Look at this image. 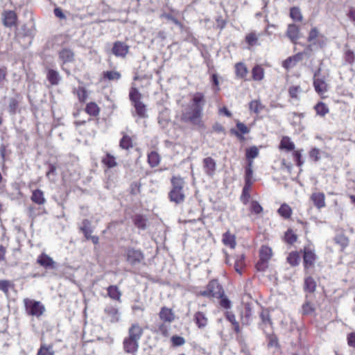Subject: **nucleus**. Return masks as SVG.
<instances>
[{"mask_svg":"<svg viewBox=\"0 0 355 355\" xmlns=\"http://www.w3.org/2000/svg\"><path fill=\"white\" fill-rule=\"evenodd\" d=\"M205 103V95L202 93L194 94L191 104L182 111L181 120L193 125H200Z\"/></svg>","mask_w":355,"mask_h":355,"instance_id":"obj_1","label":"nucleus"},{"mask_svg":"<svg viewBox=\"0 0 355 355\" xmlns=\"http://www.w3.org/2000/svg\"><path fill=\"white\" fill-rule=\"evenodd\" d=\"M172 188L168 193V198L171 202L180 205L184 202L185 194L184 187L185 182L181 177H173L171 178Z\"/></svg>","mask_w":355,"mask_h":355,"instance_id":"obj_2","label":"nucleus"},{"mask_svg":"<svg viewBox=\"0 0 355 355\" xmlns=\"http://www.w3.org/2000/svg\"><path fill=\"white\" fill-rule=\"evenodd\" d=\"M224 291L221 285L216 279H213L209 282L207 288L204 291H200L198 295L207 297L219 298L223 297Z\"/></svg>","mask_w":355,"mask_h":355,"instance_id":"obj_3","label":"nucleus"},{"mask_svg":"<svg viewBox=\"0 0 355 355\" xmlns=\"http://www.w3.org/2000/svg\"><path fill=\"white\" fill-rule=\"evenodd\" d=\"M24 304L26 311L29 315L39 318L45 311L44 306L39 301L26 298L24 300Z\"/></svg>","mask_w":355,"mask_h":355,"instance_id":"obj_4","label":"nucleus"},{"mask_svg":"<svg viewBox=\"0 0 355 355\" xmlns=\"http://www.w3.org/2000/svg\"><path fill=\"white\" fill-rule=\"evenodd\" d=\"M313 86L315 91L320 94H323L328 90L325 76H320V69L317 70L314 73Z\"/></svg>","mask_w":355,"mask_h":355,"instance_id":"obj_5","label":"nucleus"},{"mask_svg":"<svg viewBox=\"0 0 355 355\" xmlns=\"http://www.w3.org/2000/svg\"><path fill=\"white\" fill-rule=\"evenodd\" d=\"M130 46L125 42L116 41L113 44L112 53L120 58H125L129 52Z\"/></svg>","mask_w":355,"mask_h":355,"instance_id":"obj_6","label":"nucleus"},{"mask_svg":"<svg viewBox=\"0 0 355 355\" xmlns=\"http://www.w3.org/2000/svg\"><path fill=\"white\" fill-rule=\"evenodd\" d=\"M139 342L131 339L129 337H125L123 341V347L125 353L135 355L138 351Z\"/></svg>","mask_w":355,"mask_h":355,"instance_id":"obj_7","label":"nucleus"},{"mask_svg":"<svg viewBox=\"0 0 355 355\" xmlns=\"http://www.w3.org/2000/svg\"><path fill=\"white\" fill-rule=\"evenodd\" d=\"M127 261L131 265H135L140 263L144 259L143 253L139 250L129 248L126 251Z\"/></svg>","mask_w":355,"mask_h":355,"instance_id":"obj_8","label":"nucleus"},{"mask_svg":"<svg viewBox=\"0 0 355 355\" xmlns=\"http://www.w3.org/2000/svg\"><path fill=\"white\" fill-rule=\"evenodd\" d=\"M74 56L73 51L70 49L64 48L58 52V58L62 62V66L67 63L73 62Z\"/></svg>","mask_w":355,"mask_h":355,"instance_id":"obj_9","label":"nucleus"},{"mask_svg":"<svg viewBox=\"0 0 355 355\" xmlns=\"http://www.w3.org/2000/svg\"><path fill=\"white\" fill-rule=\"evenodd\" d=\"M286 35L294 44L300 37V29L298 26L295 24H290L288 25Z\"/></svg>","mask_w":355,"mask_h":355,"instance_id":"obj_10","label":"nucleus"},{"mask_svg":"<svg viewBox=\"0 0 355 355\" xmlns=\"http://www.w3.org/2000/svg\"><path fill=\"white\" fill-rule=\"evenodd\" d=\"M3 24L6 27H12L17 24V16L12 10H6L2 14Z\"/></svg>","mask_w":355,"mask_h":355,"instance_id":"obj_11","label":"nucleus"},{"mask_svg":"<svg viewBox=\"0 0 355 355\" xmlns=\"http://www.w3.org/2000/svg\"><path fill=\"white\" fill-rule=\"evenodd\" d=\"M144 334V329L138 323L132 324L128 329V337L139 342Z\"/></svg>","mask_w":355,"mask_h":355,"instance_id":"obj_12","label":"nucleus"},{"mask_svg":"<svg viewBox=\"0 0 355 355\" xmlns=\"http://www.w3.org/2000/svg\"><path fill=\"white\" fill-rule=\"evenodd\" d=\"M203 169L209 176H213L216 169V164L211 157H206L203 159Z\"/></svg>","mask_w":355,"mask_h":355,"instance_id":"obj_13","label":"nucleus"},{"mask_svg":"<svg viewBox=\"0 0 355 355\" xmlns=\"http://www.w3.org/2000/svg\"><path fill=\"white\" fill-rule=\"evenodd\" d=\"M159 317L164 322L171 323L175 320V314L172 309L167 307H162L159 311Z\"/></svg>","mask_w":355,"mask_h":355,"instance_id":"obj_14","label":"nucleus"},{"mask_svg":"<svg viewBox=\"0 0 355 355\" xmlns=\"http://www.w3.org/2000/svg\"><path fill=\"white\" fill-rule=\"evenodd\" d=\"M237 130L234 129L231 130V132L239 140L243 141L245 137L243 135L250 132V129L243 123L238 121L236 123Z\"/></svg>","mask_w":355,"mask_h":355,"instance_id":"obj_15","label":"nucleus"},{"mask_svg":"<svg viewBox=\"0 0 355 355\" xmlns=\"http://www.w3.org/2000/svg\"><path fill=\"white\" fill-rule=\"evenodd\" d=\"M252 311L249 304L245 305L241 313V322L243 325L248 326L252 322Z\"/></svg>","mask_w":355,"mask_h":355,"instance_id":"obj_16","label":"nucleus"},{"mask_svg":"<svg viewBox=\"0 0 355 355\" xmlns=\"http://www.w3.org/2000/svg\"><path fill=\"white\" fill-rule=\"evenodd\" d=\"M193 320L199 329H204L208 324V318L205 313L202 311H197L193 315Z\"/></svg>","mask_w":355,"mask_h":355,"instance_id":"obj_17","label":"nucleus"},{"mask_svg":"<svg viewBox=\"0 0 355 355\" xmlns=\"http://www.w3.org/2000/svg\"><path fill=\"white\" fill-rule=\"evenodd\" d=\"M37 262L42 266L46 268H55V261L51 257L45 253H42L37 258Z\"/></svg>","mask_w":355,"mask_h":355,"instance_id":"obj_18","label":"nucleus"},{"mask_svg":"<svg viewBox=\"0 0 355 355\" xmlns=\"http://www.w3.org/2000/svg\"><path fill=\"white\" fill-rule=\"evenodd\" d=\"M315 254L314 252L309 250L305 249L304 252V266L305 269H308L313 266L315 261Z\"/></svg>","mask_w":355,"mask_h":355,"instance_id":"obj_19","label":"nucleus"},{"mask_svg":"<svg viewBox=\"0 0 355 355\" xmlns=\"http://www.w3.org/2000/svg\"><path fill=\"white\" fill-rule=\"evenodd\" d=\"M311 200L318 209H321L325 207V196L323 193H313L311 196Z\"/></svg>","mask_w":355,"mask_h":355,"instance_id":"obj_20","label":"nucleus"},{"mask_svg":"<svg viewBox=\"0 0 355 355\" xmlns=\"http://www.w3.org/2000/svg\"><path fill=\"white\" fill-rule=\"evenodd\" d=\"M263 34V33H256L255 31L249 33L245 35V42L250 46L260 45L259 39Z\"/></svg>","mask_w":355,"mask_h":355,"instance_id":"obj_21","label":"nucleus"},{"mask_svg":"<svg viewBox=\"0 0 355 355\" xmlns=\"http://www.w3.org/2000/svg\"><path fill=\"white\" fill-rule=\"evenodd\" d=\"M260 318L261 322L259 324V326L266 332V329L272 324L269 311L267 309H263L260 313Z\"/></svg>","mask_w":355,"mask_h":355,"instance_id":"obj_22","label":"nucleus"},{"mask_svg":"<svg viewBox=\"0 0 355 355\" xmlns=\"http://www.w3.org/2000/svg\"><path fill=\"white\" fill-rule=\"evenodd\" d=\"M105 313L110 318L112 322H117L120 319V313L118 309L112 306H107Z\"/></svg>","mask_w":355,"mask_h":355,"instance_id":"obj_23","label":"nucleus"},{"mask_svg":"<svg viewBox=\"0 0 355 355\" xmlns=\"http://www.w3.org/2000/svg\"><path fill=\"white\" fill-rule=\"evenodd\" d=\"M31 200L33 202L40 205H44L46 202L44 192L40 189H36L33 191Z\"/></svg>","mask_w":355,"mask_h":355,"instance_id":"obj_24","label":"nucleus"},{"mask_svg":"<svg viewBox=\"0 0 355 355\" xmlns=\"http://www.w3.org/2000/svg\"><path fill=\"white\" fill-rule=\"evenodd\" d=\"M244 258L245 257L243 254L236 255L235 257L234 267L236 272H238L239 275H241L242 270L245 266Z\"/></svg>","mask_w":355,"mask_h":355,"instance_id":"obj_25","label":"nucleus"},{"mask_svg":"<svg viewBox=\"0 0 355 355\" xmlns=\"http://www.w3.org/2000/svg\"><path fill=\"white\" fill-rule=\"evenodd\" d=\"M47 79L53 85H56L60 80L59 73L53 69H49L47 72Z\"/></svg>","mask_w":355,"mask_h":355,"instance_id":"obj_26","label":"nucleus"},{"mask_svg":"<svg viewBox=\"0 0 355 355\" xmlns=\"http://www.w3.org/2000/svg\"><path fill=\"white\" fill-rule=\"evenodd\" d=\"M123 134V137L121 139L119 142V146L122 149L129 150L133 147L132 140L130 137L125 133Z\"/></svg>","mask_w":355,"mask_h":355,"instance_id":"obj_27","label":"nucleus"},{"mask_svg":"<svg viewBox=\"0 0 355 355\" xmlns=\"http://www.w3.org/2000/svg\"><path fill=\"white\" fill-rule=\"evenodd\" d=\"M160 156L155 151H152L148 155V162L151 167H155L160 163Z\"/></svg>","mask_w":355,"mask_h":355,"instance_id":"obj_28","label":"nucleus"},{"mask_svg":"<svg viewBox=\"0 0 355 355\" xmlns=\"http://www.w3.org/2000/svg\"><path fill=\"white\" fill-rule=\"evenodd\" d=\"M107 294L112 300L120 301L121 293L116 286H110L107 288Z\"/></svg>","mask_w":355,"mask_h":355,"instance_id":"obj_29","label":"nucleus"},{"mask_svg":"<svg viewBox=\"0 0 355 355\" xmlns=\"http://www.w3.org/2000/svg\"><path fill=\"white\" fill-rule=\"evenodd\" d=\"M264 108V105H262L259 100L252 101L249 103L250 111L259 114Z\"/></svg>","mask_w":355,"mask_h":355,"instance_id":"obj_30","label":"nucleus"},{"mask_svg":"<svg viewBox=\"0 0 355 355\" xmlns=\"http://www.w3.org/2000/svg\"><path fill=\"white\" fill-rule=\"evenodd\" d=\"M223 242L225 245L229 246L232 249L234 248L236 246L235 236L229 232L223 234Z\"/></svg>","mask_w":355,"mask_h":355,"instance_id":"obj_31","label":"nucleus"},{"mask_svg":"<svg viewBox=\"0 0 355 355\" xmlns=\"http://www.w3.org/2000/svg\"><path fill=\"white\" fill-rule=\"evenodd\" d=\"M90 221L87 219L83 220L82 223V225L80 227V230L83 232L85 238L89 240V237L92 236V230L90 226Z\"/></svg>","mask_w":355,"mask_h":355,"instance_id":"obj_32","label":"nucleus"},{"mask_svg":"<svg viewBox=\"0 0 355 355\" xmlns=\"http://www.w3.org/2000/svg\"><path fill=\"white\" fill-rule=\"evenodd\" d=\"M287 262L292 266H296L300 261V256L296 251L291 252L286 258Z\"/></svg>","mask_w":355,"mask_h":355,"instance_id":"obj_33","label":"nucleus"},{"mask_svg":"<svg viewBox=\"0 0 355 355\" xmlns=\"http://www.w3.org/2000/svg\"><path fill=\"white\" fill-rule=\"evenodd\" d=\"M102 162L109 168L115 167L117 165L116 158L108 153L103 157Z\"/></svg>","mask_w":355,"mask_h":355,"instance_id":"obj_34","label":"nucleus"},{"mask_svg":"<svg viewBox=\"0 0 355 355\" xmlns=\"http://www.w3.org/2000/svg\"><path fill=\"white\" fill-rule=\"evenodd\" d=\"M299 55L300 54L297 53L294 56L288 58L284 61L282 66L286 69L294 67L296 63L299 61Z\"/></svg>","mask_w":355,"mask_h":355,"instance_id":"obj_35","label":"nucleus"},{"mask_svg":"<svg viewBox=\"0 0 355 355\" xmlns=\"http://www.w3.org/2000/svg\"><path fill=\"white\" fill-rule=\"evenodd\" d=\"M314 109L316 112L317 115L322 117L324 116L329 111L327 105L322 102H319L318 103H317L314 106Z\"/></svg>","mask_w":355,"mask_h":355,"instance_id":"obj_36","label":"nucleus"},{"mask_svg":"<svg viewBox=\"0 0 355 355\" xmlns=\"http://www.w3.org/2000/svg\"><path fill=\"white\" fill-rule=\"evenodd\" d=\"M85 112L90 116H96L98 115L100 112V108L96 103L91 102L87 105L85 107Z\"/></svg>","mask_w":355,"mask_h":355,"instance_id":"obj_37","label":"nucleus"},{"mask_svg":"<svg viewBox=\"0 0 355 355\" xmlns=\"http://www.w3.org/2000/svg\"><path fill=\"white\" fill-rule=\"evenodd\" d=\"M225 316L226 319L233 325L234 330L236 333H239L241 331V329L239 322L236 320L235 315L232 312L227 311Z\"/></svg>","mask_w":355,"mask_h":355,"instance_id":"obj_38","label":"nucleus"},{"mask_svg":"<svg viewBox=\"0 0 355 355\" xmlns=\"http://www.w3.org/2000/svg\"><path fill=\"white\" fill-rule=\"evenodd\" d=\"M55 352L51 345L42 344L37 355H54Z\"/></svg>","mask_w":355,"mask_h":355,"instance_id":"obj_39","label":"nucleus"},{"mask_svg":"<svg viewBox=\"0 0 355 355\" xmlns=\"http://www.w3.org/2000/svg\"><path fill=\"white\" fill-rule=\"evenodd\" d=\"M279 147L282 149H285L288 151H291L295 148V144L293 141H291L289 137H284L281 140Z\"/></svg>","mask_w":355,"mask_h":355,"instance_id":"obj_40","label":"nucleus"},{"mask_svg":"<svg viewBox=\"0 0 355 355\" xmlns=\"http://www.w3.org/2000/svg\"><path fill=\"white\" fill-rule=\"evenodd\" d=\"M277 211L281 216L286 219L289 218L292 214L291 207L286 203L282 205Z\"/></svg>","mask_w":355,"mask_h":355,"instance_id":"obj_41","label":"nucleus"},{"mask_svg":"<svg viewBox=\"0 0 355 355\" xmlns=\"http://www.w3.org/2000/svg\"><path fill=\"white\" fill-rule=\"evenodd\" d=\"M260 259L268 261L272 256V250L267 246H262L259 252Z\"/></svg>","mask_w":355,"mask_h":355,"instance_id":"obj_42","label":"nucleus"},{"mask_svg":"<svg viewBox=\"0 0 355 355\" xmlns=\"http://www.w3.org/2000/svg\"><path fill=\"white\" fill-rule=\"evenodd\" d=\"M135 109V112L137 114L141 117L144 118L146 116V105L141 102H136L135 104L133 105Z\"/></svg>","mask_w":355,"mask_h":355,"instance_id":"obj_43","label":"nucleus"},{"mask_svg":"<svg viewBox=\"0 0 355 355\" xmlns=\"http://www.w3.org/2000/svg\"><path fill=\"white\" fill-rule=\"evenodd\" d=\"M316 288V283L311 277H308L304 280V288L309 293H313Z\"/></svg>","mask_w":355,"mask_h":355,"instance_id":"obj_44","label":"nucleus"},{"mask_svg":"<svg viewBox=\"0 0 355 355\" xmlns=\"http://www.w3.org/2000/svg\"><path fill=\"white\" fill-rule=\"evenodd\" d=\"M290 16L295 21H301L303 19L301 10L297 7H293L291 8Z\"/></svg>","mask_w":355,"mask_h":355,"instance_id":"obj_45","label":"nucleus"},{"mask_svg":"<svg viewBox=\"0 0 355 355\" xmlns=\"http://www.w3.org/2000/svg\"><path fill=\"white\" fill-rule=\"evenodd\" d=\"M129 97L133 105L135 104L136 102H141V95L137 88H131L129 93Z\"/></svg>","mask_w":355,"mask_h":355,"instance_id":"obj_46","label":"nucleus"},{"mask_svg":"<svg viewBox=\"0 0 355 355\" xmlns=\"http://www.w3.org/2000/svg\"><path fill=\"white\" fill-rule=\"evenodd\" d=\"M103 78L109 80H117L121 78V73L116 71H104Z\"/></svg>","mask_w":355,"mask_h":355,"instance_id":"obj_47","label":"nucleus"},{"mask_svg":"<svg viewBox=\"0 0 355 355\" xmlns=\"http://www.w3.org/2000/svg\"><path fill=\"white\" fill-rule=\"evenodd\" d=\"M263 69L260 66H256L252 69V78L255 80H261L263 78Z\"/></svg>","mask_w":355,"mask_h":355,"instance_id":"obj_48","label":"nucleus"},{"mask_svg":"<svg viewBox=\"0 0 355 355\" xmlns=\"http://www.w3.org/2000/svg\"><path fill=\"white\" fill-rule=\"evenodd\" d=\"M334 240L337 244L341 246L342 249H344L349 244V239L344 234L336 235Z\"/></svg>","mask_w":355,"mask_h":355,"instance_id":"obj_49","label":"nucleus"},{"mask_svg":"<svg viewBox=\"0 0 355 355\" xmlns=\"http://www.w3.org/2000/svg\"><path fill=\"white\" fill-rule=\"evenodd\" d=\"M235 69L236 76L240 78H244L248 73L247 68L243 63H237L235 65Z\"/></svg>","mask_w":355,"mask_h":355,"instance_id":"obj_50","label":"nucleus"},{"mask_svg":"<svg viewBox=\"0 0 355 355\" xmlns=\"http://www.w3.org/2000/svg\"><path fill=\"white\" fill-rule=\"evenodd\" d=\"M315 311L314 306L309 302H306L302 306V313L303 315H310Z\"/></svg>","mask_w":355,"mask_h":355,"instance_id":"obj_51","label":"nucleus"},{"mask_svg":"<svg viewBox=\"0 0 355 355\" xmlns=\"http://www.w3.org/2000/svg\"><path fill=\"white\" fill-rule=\"evenodd\" d=\"M252 184V183H249V182H245V186L243 189L242 196H241V198L243 200L244 203H246L250 198L249 190H250Z\"/></svg>","mask_w":355,"mask_h":355,"instance_id":"obj_52","label":"nucleus"},{"mask_svg":"<svg viewBox=\"0 0 355 355\" xmlns=\"http://www.w3.org/2000/svg\"><path fill=\"white\" fill-rule=\"evenodd\" d=\"M259 155V150L256 146H252L246 150L245 156L247 159H253Z\"/></svg>","mask_w":355,"mask_h":355,"instance_id":"obj_53","label":"nucleus"},{"mask_svg":"<svg viewBox=\"0 0 355 355\" xmlns=\"http://www.w3.org/2000/svg\"><path fill=\"white\" fill-rule=\"evenodd\" d=\"M135 225L141 230L146 229V219L141 215L136 216L135 218Z\"/></svg>","mask_w":355,"mask_h":355,"instance_id":"obj_54","label":"nucleus"},{"mask_svg":"<svg viewBox=\"0 0 355 355\" xmlns=\"http://www.w3.org/2000/svg\"><path fill=\"white\" fill-rule=\"evenodd\" d=\"M160 17L161 18H165L166 19L168 20V21H171L172 22H173L175 25H177L178 26H179L180 28H183V24L180 21H178V19H176L175 17H174L173 15H171V14H168V13H162L161 15H160Z\"/></svg>","mask_w":355,"mask_h":355,"instance_id":"obj_55","label":"nucleus"},{"mask_svg":"<svg viewBox=\"0 0 355 355\" xmlns=\"http://www.w3.org/2000/svg\"><path fill=\"white\" fill-rule=\"evenodd\" d=\"M319 34V31L316 28H311L309 33L308 42L315 44V40L318 37Z\"/></svg>","mask_w":355,"mask_h":355,"instance_id":"obj_56","label":"nucleus"},{"mask_svg":"<svg viewBox=\"0 0 355 355\" xmlns=\"http://www.w3.org/2000/svg\"><path fill=\"white\" fill-rule=\"evenodd\" d=\"M285 241L289 244H293L297 241V236L291 230H288L284 236Z\"/></svg>","mask_w":355,"mask_h":355,"instance_id":"obj_57","label":"nucleus"},{"mask_svg":"<svg viewBox=\"0 0 355 355\" xmlns=\"http://www.w3.org/2000/svg\"><path fill=\"white\" fill-rule=\"evenodd\" d=\"M75 92L76 93L80 101H81V102L85 101V100L87 98V93L85 88L80 87L76 89Z\"/></svg>","mask_w":355,"mask_h":355,"instance_id":"obj_58","label":"nucleus"},{"mask_svg":"<svg viewBox=\"0 0 355 355\" xmlns=\"http://www.w3.org/2000/svg\"><path fill=\"white\" fill-rule=\"evenodd\" d=\"M302 92L300 86H291L288 89L289 95L293 98H297L298 94Z\"/></svg>","mask_w":355,"mask_h":355,"instance_id":"obj_59","label":"nucleus"},{"mask_svg":"<svg viewBox=\"0 0 355 355\" xmlns=\"http://www.w3.org/2000/svg\"><path fill=\"white\" fill-rule=\"evenodd\" d=\"M7 68L4 66H0V87H2L7 77Z\"/></svg>","mask_w":355,"mask_h":355,"instance_id":"obj_60","label":"nucleus"},{"mask_svg":"<svg viewBox=\"0 0 355 355\" xmlns=\"http://www.w3.org/2000/svg\"><path fill=\"white\" fill-rule=\"evenodd\" d=\"M250 210L254 214H260L263 211V208L261 205L257 201H252L250 205Z\"/></svg>","mask_w":355,"mask_h":355,"instance_id":"obj_61","label":"nucleus"},{"mask_svg":"<svg viewBox=\"0 0 355 355\" xmlns=\"http://www.w3.org/2000/svg\"><path fill=\"white\" fill-rule=\"evenodd\" d=\"M171 340L174 346H182L185 343L184 338L179 336H172Z\"/></svg>","mask_w":355,"mask_h":355,"instance_id":"obj_62","label":"nucleus"},{"mask_svg":"<svg viewBox=\"0 0 355 355\" xmlns=\"http://www.w3.org/2000/svg\"><path fill=\"white\" fill-rule=\"evenodd\" d=\"M309 156L314 162H318L320 159V150L314 148L309 152Z\"/></svg>","mask_w":355,"mask_h":355,"instance_id":"obj_63","label":"nucleus"},{"mask_svg":"<svg viewBox=\"0 0 355 355\" xmlns=\"http://www.w3.org/2000/svg\"><path fill=\"white\" fill-rule=\"evenodd\" d=\"M268 340V346L269 347H277L278 346V340L276 336L272 334H268L267 336Z\"/></svg>","mask_w":355,"mask_h":355,"instance_id":"obj_64","label":"nucleus"}]
</instances>
